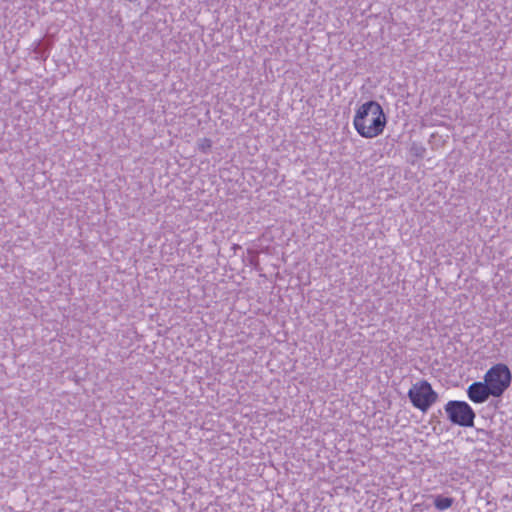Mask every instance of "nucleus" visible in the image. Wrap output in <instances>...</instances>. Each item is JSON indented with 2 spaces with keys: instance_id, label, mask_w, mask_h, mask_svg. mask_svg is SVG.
I'll return each instance as SVG.
<instances>
[{
  "instance_id": "20e7f679",
  "label": "nucleus",
  "mask_w": 512,
  "mask_h": 512,
  "mask_svg": "<svg viewBox=\"0 0 512 512\" xmlns=\"http://www.w3.org/2000/svg\"><path fill=\"white\" fill-rule=\"evenodd\" d=\"M444 410L453 424L461 427H472L476 414L472 407L465 401L451 400L448 401Z\"/></svg>"
},
{
  "instance_id": "f257e3e1",
  "label": "nucleus",
  "mask_w": 512,
  "mask_h": 512,
  "mask_svg": "<svg viewBox=\"0 0 512 512\" xmlns=\"http://www.w3.org/2000/svg\"><path fill=\"white\" fill-rule=\"evenodd\" d=\"M386 125L387 116L377 101L364 102L355 110L353 127L362 138L373 139L382 135Z\"/></svg>"
},
{
  "instance_id": "0eeeda50",
  "label": "nucleus",
  "mask_w": 512,
  "mask_h": 512,
  "mask_svg": "<svg viewBox=\"0 0 512 512\" xmlns=\"http://www.w3.org/2000/svg\"><path fill=\"white\" fill-rule=\"evenodd\" d=\"M212 146V142L210 139H203L202 142L199 144V148L201 151L206 152L209 150Z\"/></svg>"
},
{
  "instance_id": "f03ea898",
  "label": "nucleus",
  "mask_w": 512,
  "mask_h": 512,
  "mask_svg": "<svg viewBox=\"0 0 512 512\" xmlns=\"http://www.w3.org/2000/svg\"><path fill=\"white\" fill-rule=\"evenodd\" d=\"M512 375L509 367L503 363L491 366L484 375V382L492 392V397H501L509 388Z\"/></svg>"
},
{
  "instance_id": "39448f33",
  "label": "nucleus",
  "mask_w": 512,
  "mask_h": 512,
  "mask_svg": "<svg viewBox=\"0 0 512 512\" xmlns=\"http://www.w3.org/2000/svg\"><path fill=\"white\" fill-rule=\"evenodd\" d=\"M490 396H492V392L484 381L473 382L467 388V397L475 404L486 402Z\"/></svg>"
},
{
  "instance_id": "423d86ee",
  "label": "nucleus",
  "mask_w": 512,
  "mask_h": 512,
  "mask_svg": "<svg viewBox=\"0 0 512 512\" xmlns=\"http://www.w3.org/2000/svg\"><path fill=\"white\" fill-rule=\"evenodd\" d=\"M453 498L451 497H444V496H436L434 499V506L439 511H444L452 507L453 505Z\"/></svg>"
},
{
  "instance_id": "7ed1b4c3",
  "label": "nucleus",
  "mask_w": 512,
  "mask_h": 512,
  "mask_svg": "<svg viewBox=\"0 0 512 512\" xmlns=\"http://www.w3.org/2000/svg\"><path fill=\"white\" fill-rule=\"evenodd\" d=\"M408 397L415 408L425 413L437 402L438 394L428 381L419 380L412 384Z\"/></svg>"
},
{
  "instance_id": "6e6552de",
  "label": "nucleus",
  "mask_w": 512,
  "mask_h": 512,
  "mask_svg": "<svg viewBox=\"0 0 512 512\" xmlns=\"http://www.w3.org/2000/svg\"><path fill=\"white\" fill-rule=\"evenodd\" d=\"M429 509V506L423 503H416L412 507V512H425Z\"/></svg>"
}]
</instances>
